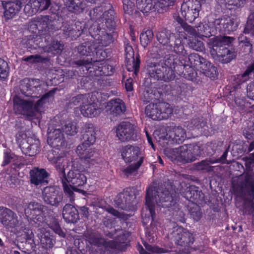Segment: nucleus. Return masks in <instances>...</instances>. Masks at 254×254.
<instances>
[{"instance_id":"obj_36","label":"nucleus","mask_w":254,"mask_h":254,"mask_svg":"<svg viewBox=\"0 0 254 254\" xmlns=\"http://www.w3.org/2000/svg\"><path fill=\"white\" fill-rule=\"evenodd\" d=\"M169 137L175 143L182 142L186 138L185 129L181 127H173L169 132Z\"/></svg>"},{"instance_id":"obj_17","label":"nucleus","mask_w":254,"mask_h":254,"mask_svg":"<svg viewBox=\"0 0 254 254\" xmlns=\"http://www.w3.org/2000/svg\"><path fill=\"white\" fill-rule=\"evenodd\" d=\"M229 146L227 147L224 151L221 157L218 158H209L203 160L200 162L195 163L194 167L195 170L198 171L204 170L206 172H211L213 170L214 167L210 166L211 164H214L216 163H220L222 164L227 163L226 161V158L228 155Z\"/></svg>"},{"instance_id":"obj_42","label":"nucleus","mask_w":254,"mask_h":254,"mask_svg":"<svg viewBox=\"0 0 254 254\" xmlns=\"http://www.w3.org/2000/svg\"><path fill=\"white\" fill-rule=\"evenodd\" d=\"M174 34L171 33L170 31L164 29L159 32L157 35V39L160 44L163 46L168 47V43L170 40L175 38Z\"/></svg>"},{"instance_id":"obj_9","label":"nucleus","mask_w":254,"mask_h":254,"mask_svg":"<svg viewBox=\"0 0 254 254\" xmlns=\"http://www.w3.org/2000/svg\"><path fill=\"white\" fill-rule=\"evenodd\" d=\"M70 105L79 106L81 114L85 117L93 118L101 112L98 104L92 101L89 94H79L72 98Z\"/></svg>"},{"instance_id":"obj_52","label":"nucleus","mask_w":254,"mask_h":254,"mask_svg":"<svg viewBox=\"0 0 254 254\" xmlns=\"http://www.w3.org/2000/svg\"><path fill=\"white\" fill-rule=\"evenodd\" d=\"M35 6L34 11H43L47 9L51 4L50 0H32Z\"/></svg>"},{"instance_id":"obj_31","label":"nucleus","mask_w":254,"mask_h":254,"mask_svg":"<svg viewBox=\"0 0 254 254\" xmlns=\"http://www.w3.org/2000/svg\"><path fill=\"white\" fill-rule=\"evenodd\" d=\"M21 149L24 154L29 156H34L39 152L38 141L28 138L20 145Z\"/></svg>"},{"instance_id":"obj_15","label":"nucleus","mask_w":254,"mask_h":254,"mask_svg":"<svg viewBox=\"0 0 254 254\" xmlns=\"http://www.w3.org/2000/svg\"><path fill=\"white\" fill-rule=\"evenodd\" d=\"M169 237L176 244L180 246L190 245L193 242L192 234L182 227L174 228Z\"/></svg>"},{"instance_id":"obj_3","label":"nucleus","mask_w":254,"mask_h":254,"mask_svg":"<svg viewBox=\"0 0 254 254\" xmlns=\"http://www.w3.org/2000/svg\"><path fill=\"white\" fill-rule=\"evenodd\" d=\"M235 194L243 198L249 196L250 199H245L243 204V212L249 214L254 212V174L248 171L243 175L233 179L232 183Z\"/></svg>"},{"instance_id":"obj_14","label":"nucleus","mask_w":254,"mask_h":254,"mask_svg":"<svg viewBox=\"0 0 254 254\" xmlns=\"http://www.w3.org/2000/svg\"><path fill=\"white\" fill-rule=\"evenodd\" d=\"M0 223L6 229L14 228L20 225L17 214L3 206H0Z\"/></svg>"},{"instance_id":"obj_12","label":"nucleus","mask_w":254,"mask_h":254,"mask_svg":"<svg viewBox=\"0 0 254 254\" xmlns=\"http://www.w3.org/2000/svg\"><path fill=\"white\" fill-rule=\"evenodd\" d=\"M42 198L46 204L58 207L63 200V194L56 187H46L42 191Z\"/></svg>"},{"instance_id":"obj_11","label":"nucleus","mask_w":254,"mask_h":254,"mask_svg":"<svg viewBox=\"0 0 254 254\" xmlns=\"http://www.w3.org/2000/svg\"><path fill=\"white\" fill-rule=\"evenodd\" d=\"M46 207L40 203L31 201L25 208V214L28 220L33 221L38 225L43 224L44 218L42 213Z\"/></svg>"},{"instance_id":"obj_54","label":"nucleus","mask_w":254,"mask_h":254,"mask_svg":"<svg viewBox=\"0 0 254 254\" xmlns=\"http://www.w3.org/2000/svg\"><path fill=\"white\" fill-rule=\"evenodd\" d=\"M189 62L190 66L196 67L198 64L201 61H203V58L199 56L196 53H192L190 54L188 57Z\"/></svg>"},{"instance_id":"obj_55","label":"nucleus","mask_w":254,"mask_h":254,"mask_svg":"<svg viewBox=\"0 0 254 254\" xmlns=\"http://www.w3.org/2000/svg\"><path fill=\"white\" fill-rule=\"evenodd\" d=\"M241 43L242 47L244 52L246 54H249L254 52V46L250 42L248 38L246 37L244 40L241 41Z\"/></svg>"},{"instance_id":"obj_33","label":"nucleus","mask_w":254,"mask_h":254,"mask_svg":"<svg viewBox=\"0 0 254 254\" xmlns=\"http://www.w3.org/2000/svg\"><path fill=\"white\" fill-rule=\"evenodd\" d=\"M63 216L66 222L74 223L79 219V213L75 207L66 204L63 208Z\"/></svg>"},{"instance_id":"obj_28","label":"nucleus","mask_w":254,"mask_h":254,"mask_svg":"<svg viewBox=\"0 0 254 254\" xmlns=\"http://www.w3.org/2000/svg\"><path fill=\"white\" fill-rule=\"evenodd\" d=\"M181 192L184 197L193 203L202 200L204 197L203 193L195 186H190L187 187L184 191Z\"/></svg>"},{"instance_id":"obj_45","label":"nucleus","mask_w":254,"mask_h":254,"mask_svg":"<svg viewBox=\"0 0 254 254\" xmlns=\"http://www.w3.org/2000/svg\"><path fill=\"white\" fill-rule=\"evenodd\" d=\"M144 246L145 249H144L141 246H139L138 250L140 254H153V253H165L164 249L157 247L144 243Z\"/></svg>"},{"instance_id":"obj_46","label":"nucleus","mask_w":254,"mask_h":254,"mask_svg":"<svg viewBox=\"0 0 254 254\" xmlns=\"http://www.w3.org/2000/svg\"><path fill=\"white\" fill-rule=\"evenodd\" d=\"M50 21L48 16H40L35 18L32 21V25H34L38 28V27H41L42 29L46 30L48 28V25L50 24Z\"/></svg>"},{"instance_id":"obj_50","label":"nucleus","mask_w":254,"mask_h":254,"mask_svg":"<svg viewBox=\"0 0 254 254\" xmlns=\"http://www.w3.org/2000/svg\"><path fill=\"white\" fill-rule=\"evenodd\" d=\"M62 129L66 134L70 135H74L77 132L76 123L71 121H66L62 127Z\"/></svg>"},{"instance_id":"obj_43","label":"nucleus","mask_w":254,"mask_h":254,"mask_svg":"<svg viewBox=\"0 0 254 254\" xmlns=\"http://www.w3.org/2000/svg\"><path fill=\"white\" fill-rule=\"evenodd\" d=\"M142 164V159L141 158L139 161H137V162L133 163L130 165L126 167H122L121 169L123 174L128 177L129 176L134 175L136 174L138 169Z\"/></svg>"},{"instance_id":"obj_51","label":"nucleus","mask_w":254,"mask_h":254,"mask_svg":"<svg viewBox=\"0 0 254 254\" xmlns=\"http://www.w3.org/2000/svg\"><path fill=\"white\" fill-rule=\"evenodd\" d=\"M153 33L151 30H147L146 31L142 32L140 35V43L144 48L147 46L152 41L153 38Z\"/></svg>"},{"instance_id":"obj_35","label":"nucleus","mask_w":254,"mask_h":254,"mask_svg":"<svg viewBox=\"0 0 254 254\" xmlns=\"http://www.w3.org/2000/svg\"><path fill=\"white\" fill-rule=\"evenodd\" d=\"M45 52L51 53L54 55L60 54L64 49V46L57 40L51 38L47 41V45L44 47Z\"/></svg>"},{"instance_id":"obj_53","label":"nucleus","mask_w":254,"mask_h":254,"mask_svg":"<svg viewBox=\"0 0 254 254\" xmlns=\"http://www.w3.org/2000/svg\"><path fill=\"white\" fill-rule=\"evenodd\" d=\"M205 125V122L202 118H196L192 119L189 123L188 126L190 129H199Z\"/></svg>"},{"instance_id":"obj_4","label":"nucleus","mask_w":254,"mask_h":254,"mask_svg":"<svg viewBox=\"0 0 254 254\" xmlns=\"http://www.w3.org/2000/svg\"><path fill=\"white\" fill-rule=\"evenodd\" d=\"M98 47L94 40L86 41L79 45L77 48L78 53L81 56L85 57L74 61L73 64L79 66L88 67V68H91L92 66L94 69L102 71L105 75H110L113 72V67L110 66V72L105 71L108 67L106 65H104V58L97 60L95 58H89L93 55Z\"/></svg>"},{"instance_id":"obj_47","label":"nucleus","mask_w":254,"mask_h":254,"mask_svg":"<svg viewBox=\"0 0 254 254\" xmlns=\"http://www.w3.org/2000/svg\"><path fill=\"white\" fill-rule=\"evenodd\" d=\"M137 9L143 13H146L153 9V4L151 0H136Z\"/></svg>"},{"instance_id":"obj_40","label":"nucleus","mask_w":254,"mask_h":254,"mask_svg":"<svg viewBox=\"0 0 254 254\" xmlns=\"http://www.w3.org/2000/svg\"><path fill=\"white\" fill-rule=\"evenodd\" d=\"M158 108L160 120L167 119L173 113L172 107L166 102H158Z\"/></svg>"},{"instance_id":"obj_21","label":"nucleus","mask_w":254,"mask_h":254,"mask_svg":"<svg viewBox=\"0 0 254 254\" xmlns=\"http://www.w3.org/2000/svg\"><path fill=\"white\" fill-rule=\"evenodd\" d=\"M3 16L5 20L12 19L20 11L22 2L19 0L2 1Z\"/></svg>"},{"instance_id":"obj_1","label":"nucleus","mask_w":254,"mask_h":254,"mask_svg":"<svg viewBox=\"0 0 254 254\" xmlns=\"http://www.w3.org/2000/svg\"><path fill=\"white\" fill-rule=\"evenodd\" d=\"M154 184L146 190L145 204L148 209L152 221L155 217V203L162 207L171 208L175 210L177 208V202L179 194L176 191L173 187L167 185Z\"/></svg>"},{"instance_id":"obj_5","label":"nucleus","mask_w":254,"mask_h":254,"mask_svg":"<svg viewBox=\"0 0 254 254\" xmlns=\"http://www.w3.org/2000/svg\"><path fill=\"white\" fill-rule=\"evenodd\" d=\"M229 36H216L208 40L207 44L211 56L218 59L222 63L230 62L236 57V53L233 48L229 47L234 40Z\"/></svg>"},{"instance_id":"obj_56","label":"nucleus","mask_w":254,"mask_h":254,"mask_svg":"<svg viewBox=\"0 0 254 254\" xmlns=\"http://www.w3.org/2000/svg\"><path fill=\"white\" fill-rule=\"evenodd\" d=\"M189 47L197 51H202L204 49L203 43L198 39H192L189 43Z\"/></svg>"},{"instance_id":"obj_48","label":"nucleus","mask_w":254,"mask_h":254,"mask_svg":"<svg viewBox=\"0 0 254 254\" xmlns=\"http://www.w3.org/2000/svg\"><path fill=\"white\" fill-rule=\"evenodd\" d=\"M168 47H169V49L173 51L178 54L185 56L186 52L185 51L184 46L182 43L181 38H175L173 45L170 44Z\"/></svg>"},{"instance_id":"obj_16","label":"nucleus","mask_w":254,"mask_h":254,"mask_svg":"<svg viewBox=\"0 0 254 254\" xmlns=\"http://www.w3.org/2000/svg\"><path fill=\"white\" fill-rule=\"evenodd\" d=\"M85 23L76 21L74 23L65 22L63 23L62 31L65 38L75 39L81 35L85 28Z\"/></svg>"},{"instance_id":"obj_59","label":"nucleus","mask_w":254,"mask_h":254,"mask_svg":"<svg viewBox=\"0 0 254 254\" xmlns=\"http://www.w3.org/2000/svg\"><path fill=\"white\" fill-rule=\"evenodd\" d=\"M106 210L108 213L118 218L122 219H126L127 218L126 215L124 213L116 210L113 207L109 206L106 208Z\"/></svg>"},{"instance_id":"obj_60","label":"nucleus","mask_w":254,"mask_h":254,"mask_svg":"<svg viewBox=\"0 0 254 254\" xmlns=\"http://www.w3.org/2000/svg\"><path fill=\"white\" fill-rule=\"evenodd\" d=\"M43 58L40 55H35L28 56L24 58L23 60L25 62H28L30 63H41L43 61Z\"/></svg>"},{"instance_id":"obj_37","label":"nucleus","mask_w":254,"mask_h":254,"mask_svg":"<svg viewBox=\"0 0 254 254\" xmlns=\"http://www.w3.org/2000/svg\"><path fill=\"white\" fill-rule=\"evenodd\" d=\"M85 237L88 242L92 245L100 246L105 244L106 241L97 232L87 231L85 233Z\"/></svg>"},{"instance_id":"obj_61","label":"nucleus","mask_w":254,"mask_h":254,"mask_svg":"<svg viewBox=\"0 0 254 254\" xmlns=\"http://www.w3.org/2000/svg\"><path fill=\"white\" fill-rule=\"evenodd\" d=\"M168 8L162 0L155 2L153 6V9H154V11L157 10L159 13L163 12L164 10H166Z\"/></svg>"},{"instance_id":"obj_30","label":"nucleus","mask_w":254,"mask_h":254,"mask_svg":"<svg viewBox=\"0 0 254 254\" xmlns=\"http://www.w3.org/2000/svg\"><path fill=\"white\" fill-rule=\"evenodd\" d=\"M196 27L198 34L205 37H210L217 31L215 20L212 22L206 21L200 22Z\"/></svg>"},{"instance_id":"obj_20","label":"nucleus","mask_w":254,"mask_h":254,"mask_svg":"<svg viewBox=\"0 0 254 254\" xmlns=\"http://www.w3.org/2000/svg\"><path fill=\"white\" fill-rule=\"evenodd\" d=\"M84 144H79L76 148V153L80 158L86 163L89 165H95L98 163L100 159L94 156V149Z\"/></svg>"},{"instance_id":"obj_62","label":"nucleus","mask_w":254,"mask_h":254,"mask_svg":"<svg viewBox=\"0 0 254 254\" xmlns=\"http://www.w3.org/2000/svg\"><path fill=\"white\" fill-rule=\"evenodd\" d=\"M204 74L210 78H215L218 75V72L216 67L212 64L211 67L207 71H204Z\"/></svg>"},{"instance_id":"obj_38","label":"nucleus","mask_w":254,"mask_h":254,"mask_svg":"<svg viewBox=\"0 0 254 254\" xmlns=\"http://www.w3.org/2000/svg\"><path fill=\"white\" fill-rule=\"evenodd\" d=\"M41 234L40 235V245L41 247L46 250L52 249L55 245L56 241L53 238L49 233L43 232V230L40 229Z\"/></svg>"},{"instance_id":"obj_10","label":"nucleus","mask_w":254,"mask_h":254,"mask_svg":"<svg viewBox=\"0 0 254 254\" xmlns=\"http://www.w3.org/2000/svg\"><path fill=\"white\" fill-rule=\"evenodd\" d=\"M112 6L110 3H104L103 5L94 8L90 11L91 14H93L95 18H98V17L101 16L103 9L105 10L102 14L103 17H102V19L103 22L102 24H101L102 28H104V25L109 30L113 29L115 27V12L112 9Z\"/></svg>"},{"instance_id":"obj_29","label":"nucleus","mask_w":254,"mask_h":254,"mask_svg":"<svg viewBox=\"0 0 254 254\" xmlns=\"http://www.w3.org/2000/svg\"><path fill=\"white\" fill-rule=\"evenodd\" d=\"M126 58L127 68L128 71H133L136 74L139 68L140 61L138 59L135 60L134 51L131 46L126 48Z\"/></svg>"},{"instance_id":"obj_44","label":"nucleus","mask_w":254,"mask_h":254,"mask_svg":"<svg viewBox=\"0 0 254 254\" xmlns=\"http://www.w3.org/2000/svg\"><path fill=\"white\" fill-rule=\"evenodd\" d=\"M250 9L251 14L249 17L247 26L244 29V32L254 35V1L251 3Z\"/></svg>"},{"instance_id":"obj_7","label":"nucleus","mask_w":254,"mask_h":254,"mask_svg":"<svg viewBox=\"0 0 254 254\" xmlns=\"http://www.w3.org/2000/svg\"><path fill=\"white\" fill-rule=\"evenodd\" d=\"M197 145H184L178 148L166 149L165 154L172 161L189 163L195 161L200 155Z\"/></svg>"},{"instance_id":"obj_64","label":"nucleus","mask_w":254,"mask_h":254,"mask_svg":"<svg viewBox=\"0 0 254 254\" xmlns=\"http://www.w3.org/2000/svg\"><path fill=\"white\" fill-rule=\"evenodd\" d=\"M32 3V0H30V1L24 6V10L25 12L27 13L28 15L34 14L38 11H34L35 7Z\"/></svg>"},{"instance_id":"obj_6","label":"nucleus","mask_w":254,"mask_h":254,"mask_svg":"<svg viewBox=\"0 0 254 254\" xmlns=\"http://www.w3.org/2000/svg\"><path fill=\"white\" fill-rule=\"evenodd\" d=\"M177 62L174 56H169L162 62L151 63L147 66V73L154 79L169 82L175 77L174 69Z\"/></svg>"},{"instance_id":"obj_13","label":"nucleus","mask_w":254,"mask_h":254,"mask_svg":"<svg viewBox=\"0 0 254 254\" xmlns=\"http://www.w3.org/2000/svg\"><path fill=\"white\" fill-rule=\"evenodd\" d=\"M116 133L121 141L135 140L137 138L136 127L129 122L121 123L117 128Z\"/></svg>"},{"instance_id":"obj_32","label":"nucleus","mask_w":254,"mask_h":254,"mask_svg":"<svg viewBox=\"0 0 254 254\" xmlns=\"http://www.w3.org/2000/svg\"><path fill=\"white\" fill-rule=\"evenodd\" d=\"M107 108L113 116H118L124 114L126 109L124 102L119 98L111 100L107 103Z\"/></svg>"},{"instance_id":"obj_24","label":"nucleus","mask_w":254,"mask_h":254,"mask_svg":"<svg viewBox=\"0 0 254 254\" xmlns=\"http://www.w3.org/2000/svg\"><path fill=\"white\" fill-rule=\"evenodd\" d=\"M90 33L94 39L98 41V44L100 46H107L112 42V36L107 32L105 28H101V23L93 33Z\"/></svg>"},{"instance_id":"obj_41","label":"nucleus","mask_w":254,"mask_h":254,"mask_svg":"<svg viewBox=\"0 0 254 254\" xmlns=\"http://www.w3.org/2000/svg\"><path fill=\"white\" fill-rule=\"evenodd\" d=\"M158 102L150 103L145 108L146 115L154 120H160Z\"/></svg>"},{"instance_id":"obj_49","label":"nucleus","mask_w":254,"mask_h":254,"mask_svg":"<svg viewBox=\"0 0 254 254\" xmlns=\"http://www.w3.org/2000/svg\"><path fill=\"white\" fill-rule=\"evenodd\" d=\"M119 234L115 241H111L109 242V246L116 249L120 248V244L125 243L127 240V236L123 233L122 230H119Z\"/></svg>"},{"instance_id":"obj_25","label":"nucleus","mask_w":254,"mask_h":254,"mask_svg":"<svg viewBox=\"0 0 254 254\" xmlns=\"http://www.w3.org/2000/svg\"><path fill=\"white\" fill-rule=\"evenodd\" d=\"M47 142L50 146L57 149L64 146L65 140L64 134L60 128L48 132Z\"/></svg>"},{"instance_id":"obj_26","label":"nucleus","mask_w":254,"mask_h":254,"mask_svg":"<svg viewBox=\"0 0 254 254\" xmlns=\"http://www.w3.org/2000/svg\"><path fill=\"white\" fill-rule=\"evenodd\" d=\"M31 183L36 186L46 183L49 174L44 169L35 168L30 172Z\"/></svg>"},{"instance_id":"obj_2","label":"nucleus","mask_w":254,"mask_h":254,"mask_svg":"<svg viewBox=\"0 0 254 254\" xmlns=\"http://www.w3.org/2000/svg\"><path fill=\"white\" fill-rule=\"evenodd\" d=\"M35 83H39V80H32L30 81L29 86L31 88L29 90L27 89L25 91L24 87L22 86L21 90L26 96H30V98L28 100H25L21 99L18 96H15L13 99L14 102V109L15 112L17 114H21L26 116L28 118H32L36 115V113L41 112V108L43 105L49 102L51 99L53 97L56 89H54L47 93L45 94L40 99H39L35 104V98H38L36 95H31L30 91L33 90V88H36L40 87L39 84L35 85Z\"/></svg>"},{"instance_id":"obj_39","label":"nucleus","mask_w":254,"mask_h":254,"mask_svg":"<svg viewBox=\"0 0 254 254\" xmlns=\"http://www.w3.org/2000/svg\"><path fill=\"white\" fill-rule=\"evenodd\" d=\"M84 0H63L64 5L69 11L75 13H80L84 9Z\"/></svg>"},{"instance_id":"obj_57","label":"nucleus","mask_w":254,"mask_h":254,"mask_svg":"<svg viewBox=\"0 0 254 254\" xmlns=\"http://www.w3.org/2000/svg\"><path fill=\"white\" fill-rule=\"evenodd\" d=\"M8 64L3 60L0 58V77L5 78L8 74Z\"/></svg>"},{"instance_id":"obj_58","label":"nucleus","mask_w":254,"mask_h":254,"mask_svg":"<svg viewBox=\"0 0 254 254\" xmlns=\"http://www.w3.org/2000/svg\"><path fill=\"white\" fill-rule=\"evenodd\" d=\"M16 156L8 150L4 152L3 161L2 165L4 166L8 164L12 160H15Z\"/></svg>"},{"instance_id":"obj_27","label":"nucleus","mask_w":254,"mask_h":254,"mask_svg":"<svg viewBox=\"0 0 254 254\" xmlns=\"http://www.w3.org/2000/svg\"><path fill=\"white\" fill-rule=\"evenodd\" d=\"M82 142L81 144H84L87 146H90L95 142L96 132L93 124L87 123L84 125L82 134Z\"/></svg>"},{"instance_id":"obj_22","label":"nucleus","mask_w":254,"mask_h":254,"mask_svg":"<svg viewBox=\"0 0 254 254\" xmlns=\"http://www.w3.org/2000/svg\"><path fill=\"white\" fill-rule=\"evenodd\" d=\"M200 9V8L192 4V2L184 0L181 6V14L186 20L191 23L198 16Z\"/></svg>"},{"instance_id":"obj_8","label":"nucleus","mask_w":254,"mask_h":254,"mask_svg":"<svg viewBox=\"0 0 254 254\" xmlns=\"http://www.w3.org/2000/svg\"><path fill=\"white\" fill-rule=\"evenodd\" d=\"M65 180H62V183L64 192L69 197L70 202L74 201L73 191L83 192L84 191L77 188L84 185L87 178L83 173L77 169L70 170L65 176Z\"/></svg>"},{"instance_id":"obj_34","label":"nucleus","mask_w":254,"mask_h":254,"mask_svg":"<svg viewBox=\"0 0 254 254\" xmlns=\"http://www.w3.org/2000/svg\"><path fill=\"white\" fill-rule=\"evenodd\" d=\"M48 159L55 165V167L56 168L58 173L59 176L61 180L65 181L66 174L65 173L64 169V159L61 156H58L57 157H53L50 156V154H48Z\"/></svg>"},{"instance_id":"obj_23","label":"nucleus","mask_w":254,"mask_h":254,"mask_svg":"<svg viewBox=\"0 0 254 254\" xmlns=\"http://www.w3.org/2000/svg\"><path fill=\"white\" fill-rule=\"evenodd\" d=\"M215 24L219 32H228L235 31L238 27L237 22L230 18L216 19Z\"/></svg>"},{"instance_id":"obj_19","label":"nucleus","mask_w":254,"mask_h":254,"mask_svg":"<svg viewBox=\"0 0 254 254\" xmlns=\"http://www.w3.org/2000/svg\"><path fill=\"white\" fill-rule=\"evenodd\" d=\"M134 197L130 194L127 190L119 193L115 198L114 201L116 206L123 210H131L133 207V201Z\"/></svg>"},{"instance_id":"obj_63","label":"nucleus","mask_w":254,"mask_h":254,"mask_svg":"<svg viewBox=\"0 0 254 254\" xmlns=\"http://www.w3.org/2000/svg\"><path fill=\"white\" fill-rule=\"evenodd\" d=\"M50 227L57 234L60 236H64V233L62 231L58 222L54 220L52 223H50Z\"/></svg>"},{"instance_id":"obj_18","label":"nucleus","mask_w":254,"mask_h":254,"mask_svg":"<svg viewBox=\"0 0 254 254\" xmlns=\"http://www.w3.org/2000/svg\"><path fill=\"white\" fill-rule=\"evenodd\" d=\"M122 156L126 162H137L141 158L142 163L143 161V156L140 149L136 146L127 145L123 147L122 149Z\"/></svg>"}]
</instances>
